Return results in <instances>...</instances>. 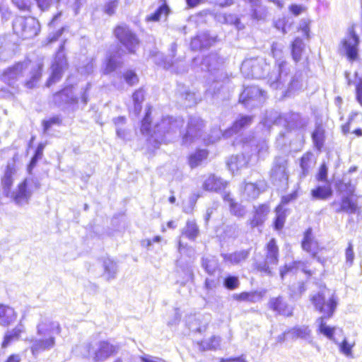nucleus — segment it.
Masks as SVG:
<instances>
[{
  "mask_svg": "<svg viewBox=\"0 0 362 362\" xmlns=\"http://www.w3.org/2000/svg\"><path fill=\"white\" fill-rule=\"evenodd\" d=\"M151 107L146 112L141 122V132L143 134L149 136L148 141L155 148L162 143L171 141L180 134V129L184 125L182 117H163L159 122L155 123L151 129Z\"/></svg>",
  "mask_w": 362,
  "mask_h": 362,
  "instance_id": "nucleus-1",
  "label": "nucleus"
},
{
  "mask_svg": "<svg viewBox=\"0 0 362 362\" xmlns=\"http://www.w3.org/2000/svg\"><path fill=\"white\" fill-rule=\"evenodd\" d=\"M42 64H33L30 60L19 62L0 71V80L13 89L21 82L28 88H33L42 76Z\"/></svg>",
  "mask_w": 362,
  "mask_h": 362,
  "instance_id": "nucleus-2",
  "label": "nucleus"
},
{
  "mask_svg": "<svg viewBox=\"0 0 362 362\" xmlns=\"http://www.w3.org/2000/svg\"><path fill=\"white\" fill-rule=\"evenodd\" d=\"M61 331L62 328L58 322L49 317H40L36 326V336L27 339L33 357L37 358L41 353L52 349L56 345V336Z\"/></svg>",
  "mask_w": 362,
  "mask_h": 362,
  "instance_id": "nucleus-3",
  "label": "nucleus"
},
{
  "mask_svg": "<svg viewBox=\"0 0 362 362\" xmlns=\"http://www.w3.org/2000/svg\"><path fill=\"white\" fill-rule=\"evenodd\" d=\"M289 69L285 61L278 62L277 66L272 72L267 75V82L274 89H286V95H290L291 92L300 90L303 88L304 76L303 72L298 71L288 81Z\"/></svg>",
  "mask_w": 362,
  "mask_h": 362,
  "instance_id": "nucleus-4",
  "label": "nucleus"
},
{
  "mask_svg": "<svg viewBox=\"0 0 362 362\" xmlns=\"http://www.w3.org/2000/svg\"><path fill=\"white\" fill-rule=\"evenodd\" d=\"M310 301L321 317H332L338 305L337 297L325 286H321L318 291L310 295Z\"/></svg>",
  "mask_w": 362,
  "mask_h": 362,
  "instance_id": "nucleus-5",
  "label": "nucleus"
},
{
  "mask_svg": "<svg viewBox=\"0 0 362 362\" xmlns=\"http://www.w3.org/2000/svg\"><path fill=\"white\" fill-rule=\"evenodd\" d=\"M13 30L19 37L30 39L38 34L40 25L33 17L17 16L13 21Z\"/></svg>",
  "mask_w": 362,
  "mask_h": 362,
  "instance_id": "nucleus-6",
  "label": "nucleus"
},
{
  "mask_svg": "<svg viewBox=\"0 0 362 362\" xmlns=\"http://www.w3.org/2000/svg\"><path fill=\"white\" fill-rule=\"evenodd\" d=\"M359 43L360 38L356 34L354 27H349L346 35L341 41L340 53L345 55L350 62L357 60L358 59Z\"/></svg>",
  "mask_w": 362,
  "mask_h": 362,
  "instance_id": "nucleus-7",
  "label": "nucleus"
},
{
  "mask_svg": "<svg viewBox=\"0 0 362 362\" xmlns=\"http://www.w3.org/2000/svg\"><path fill=\"white\" fill-rule=\"evenodd\" d=\"M279 262V248L276 240L272 238L267 243L266 247V257L263 262H257L255 268L259 272L268 276H272V269Z\"/></svg>",
  "mask_w": 362,
  "mask_h": 362,
  "instance_id": "nucleus-8",
  "label": "nucleus"
},
{
  "mask_svg": "<svg viewBox=\"0 0 362 362\" xmlns=\"http://www.w3.org/2000/svg\"><path fill=\"white\" fill-rule=\"evenodd\" d=\"M269 64L262 57L245 59L241 65L240 71L247 78H261L265 77Z\"/></svg>",
  "mask_w": 362,
  "mask_h": 362,
  "instance_id": "nucleus-9",
  "label": "nucleus"
},
{
  "mask_svg": "<svg viewBox=\"0 0 362 362\" xmlns=\"http://www.w3.org/2000/svg\"><path fill=\"white\" fill-rule=\"evenodd\" d=\"M223 64V59L220 58L217 54L211 53L203 58L201 62V70L208 72V76H216L220 79L228 78Z\"/></svg>",
  "mask_w": 362,
  "mask_h": 362,
  "instance_id": "nucleus-10",
  "label": "nucleus"
},
{
  "mask_svg": "<svg viewBox=\"0 0 362 362\" xmlns=\"http://www.w3.org/2000/svg\"><path fill=\"white\" fill-rule=\"evenodd\" d=\"M84 348L87 351V356L92 357L95 361H103L111 355L118 351L119 347L105 341L98 342L94 346L88 344Z\"/></svg>",
  "mask_w": 362,
  "mask_h": 362,
  "instance_id": "nucleus-11",
  "label": "nucleus"
},
{
  "mask_svg": "<svg viewBox=\"0 0 362 362\" xmlns=\"http://www.w3.org/2000/svg\"><path fill=\"white\" fill-rule=\"evenodd\" d=\"M169 52L168 57H170V59L164 57L162 54H158L155 57L156 63L163 66L165 69L170 70L177 74L186 72L187 66L182 61L178 59L175 61L172 60V59L175 57L177 52V44L175 42L171 44Z\"/></svg>",
  "mask_w": 362,
  "mask_h": 362,
  "instance_id": "nucleus-12",
  "label": "nucleus"
},
{
  "mask_svg": "<svg viewBox=\"0 0 362 362\" xmlns=\"http://www.w3.org/2000/svg\"><path fill=\"white\" fill-rule=\"evenodd\" d=\"M267 98L266 93L255 86L245 88L240 95V102L247 108L261 105Z\"/></svg>",
  "mask_w": 362,
  "mask_h": 362,
  "instance_id": "nucleus-13",
  "label": "nucleus"
},
{
  "mask_svg": "<svg viewBox=\"0 0 362 362\" xmlns=\"http://www.w3.org/2000/svg\"><path fill=\"white\" fill-rule=\"evenodd\" d=\"M205 127L204 121L198 116H190L187 123V131L182 136V144L189 146L199 139L203 134Z\"/></svg>",
  "mask_w": 362,
  "mask_h": 362,
  "instance_id": "nucleus-14",
  "label": "nucleus"
},
{
  "mask_svg": "<svg viewBox=\"0 0 362 362\" xmlns=\"http://www.w3.org/2000/svg\"><path fill=\"white\" fill-rule=\"evenodd\" d=\"M68 63L64 53V42L59 47V49L52 64V73L47 82V86H50L52 84L59 81L62 76L64 70L66 69Z\"/></svg>",
  "mask_w": 362,
  "mask_h": 362,
  "instance_id": "nucleus-15",
  "label": "nucleus"
},
{
  "mask_svg": "<svg viewBox=\"0 0 362 362\" xmlns=\"http://www.w3.org/2000/svg\"><path fill=\"white\" fill-rule=\"evenodd\" d=\"M114 34L120 43L131 53L135 52V49L139 46V39L136 34L124 24L117 25Z\"/></svg>",
  "mask_w": 362,
  "mask_h": 362,
  "instance_id": "nucleus-16",
  "label": "nucleus"
},
{
  "mask_svg": "<svg viewBox=\"0 0 362 362\" xmlns=\"http://www.w3.org/2000/svg\"><path fill=\"white\" fill-rule=\"evenodd\" d=\"M270 176L274 182H286L288 179V160L286 156L276 157L270 171Z\"/></svg>",
  "mask_w": 362,
  "mask_h": 362,
  "instance_id": "nucleus-17",
  "label": "nucleus"
},
{
  "mask_svg": "<svg viewBox=\"0 0 362 362\" xmlns=\"http://www.w3.org/2000/svg\"><path fill=\"white\" fill-rule=\"evenodd\" d=\"M227 78L220 79L216 76H207L205 95L206 98H218L224 89V83Z\"/></svg>",
  "mask_w": 362,
  "mask_h": 362,
  "instance_id": "nucleus-18",
  "label": "nucleus"
},
{
  "mask_svg": "<svg viewBox=\"0 0 362 362\" xmlns=\"http://www.w3.org/2000/svg\"><path fill=\"white\" fill-rule=\"evenodd\" d=\"M28 180L25 179L19 185L18 188L13 191L11 192L10 197L14 202V203L18 206H24L28 204L30 199L32 196V192L28 189Z\"/></svg>",
  "mask_w": 362,
  "mask_h": 362,
  "instance_id": "nucleus-19",
  "label": "nucleus"
},
{
  "mask_svg": "<svg viewBox=\"0 0 362 362\" xmlns=\"http://www.w3.org/2000/svg\"><path fill=\"white\" fill-rule=\"evenodd\" d=\"M269 307L279 315L289 317L293 314V308L281 296L272 298L269 301Z\"/></svg>",
  "mask_w": 362,
  "mask_h": 362,
  "instance_id": "nucleus-20",
  "label": "nucleus"
},
{
  "mask_svg": "<svg viewBox=\"0 0 362 362\" xmlns=\"http://www.w3.org/2000/svg\"><path fill=\"white\" fill-rule=\"evenodd\" d=\"M252 122V117L247 115H240L235 121L233 122V126L226 129L223 134V136L225 138H228L233 135L234 134L238 133L242 129L246 128L249 127Z\"/></svg>",
  "mask_w": 362,
  "mask_h": 362,
  "instance_id": "nucleus-21",
  "label": "nucleus"
},
{
  "mask_svg": "<svg viewBox=\"0 0 362 362\" xmlns=\"http://www.w3.org/2000/svg\"><path fill=\"white\" fill-rule=\"evenodd\" d=\"M16 317L17 314L13 308L0 304V325L8 326L14 322Z\"/></svg>",
  "mask_w": 362,
  "mask_h": 362,
  "instance_id": "nucleus-22",
  "label": "nucleus"
},
{
  "mask_svg": "<svg viewBox=\"0 0 362 362\" xmlns=\"http://www.w3.org/2000/svg\"><path fill=\"white\" fill-rule=\"evenodd\" d=\"M250 161V156L244 153L232 156L228 162L229 170L234 173L246 168Z\"/></svg>",
  "mask_w": 362,
  "mask_h": 362,
  "instance_id": "nucleus-23",
  "label": "nucleus"
},
{
  "mask_svg": "<svg viewBox=\"0 0 362 362\" xmlns=\"http://www.w3.org/2000/svg\"><path fill=\"white\" fill-rule=\"evenodd\" d=\"M269 207L267 204H261L255 208V214L250 221L252 228L261 226L267 219L269 213Z\"/></svg>",
  "mask_w": 362,
  "mask_h": 362,
  "instance_id": "nucleus-24",
  "label": "nucleus"
},
{
  "mask_svg": "<svg viewBox=\"0 0 362 362\" xmlns=\"http://www.w3.org/2000/svg\"><path fill=\"white\" fill-rule=\"evenodd\" d=\"M226 182L223 181L220 177L211 175L204 180L203 187L207 191L221 192L226 188Z\"/></svg>",
  "mask_w": 362,
  "mask_h": 362,
  "instance_id": "nucleus-25",
  "label": "nucleus"
},
{
  "mask_svg": "<svg viewBox=\"0 0 362 362\" xmlns=\"http://www.w3.org/2000/svg\"><path fill=\"white\" fill-rule=\"evenodd\" d=\"M302 247L304 250L310 252L314 257H316L318 250V244L313 237L311 228H308L305 232L304 238L302 241Z\"/></svg>",
  "mask_w": 362,
  "mask_h": 362,
  "instance_id": "nucleus-26",
  "label": "nucleus"
},
{
  "mask_svg": "<svg viewBox=\"0 0 362 362\" xmlns=\"http://www.w3.org/2000/svg\"><path fill=\"white\" fill-rule=\"evenodd\" d=\"M54 100L59 105L77 103V99L74 97L71 88H66L55 94Z\"/></svg>",
  "mask_w": 362,
  "mask_h": 362,
  "instance_id": "nucleus-27",
  "label": "nucleus"
},
{
  "mask_svg": "<svg viewBox=\"0 0 362 362\" xmlns=\"http://www.w3.org/2000/svg\"><path fill=\"white\" fill-rule=\"evenodd\" d=\"M24 326L22 324H18L15 328L8 330L2 342V347L6 348L10 345L13 341H18L21 334L24 332Z\"/></svg>",
  "mask_w": 362,
  "mask_h": 362,
  "instance_id": "nucleus-28",
  "label": "nucleus"
},
{
  "mask_svg": "<svg viewBox=\"0 0 362 362\" xmlns=\"http://www.w3.org/2000/svg\"><path fill=\"white\" fill-rule=\"evenodd\" d=\"M14 172L15 169L13 164L8 163L4 173V175L1 180L4 193L8 197L10 196L11 188L13 185L12 176L14 174Z\"/></svg>",
  "mask_w": 362,
  "mask_h": 362,
  "instance_id": "nucleus-29",
  "label": "nucleus"
},
{
  "mask_svg": "<svg viewBox=\"0 0 362 362\" xmlns=\"http://www.w3.org/2000/svg\"><path fill=\"white\" fill-rule=\"evenodd\" d=\"M194 324L189 319L187 321L189 328L192 331L202 332L206 330L208 323L211 320L209 315H199L194 317Z\"/></svg>",
  "mask_w": 362,
  "mask_h": 362,
  "instance_id": "nucleus-30",
  "label": "nucleus"
},
{
  "mask_svg": "<svg viewBox=\"0 0 362 362\" xmlns=\"http://www.w3.org/2000/svg\"><path fill=\"white\" fill-rule=\"evenodd\" d=\"M288 333L291 334L293 338H299L308 341V342L312 341L311 330L310 329L308 326H295L291 329H289L288 331Z\"/></svg>",
  "mask_w": 362,
  "mask_h": 362,
  "instance_id": "nucleus-31",
  "label": "nucleus"
},
{
  "mask_svg": "<svg viewBox=\"0 0 362 362\" xmlns=\"http://www.w3.org/2000/svg\"><path fill=\"white\" fill-rule=\"evenodd\" d=\"M104 269L103 276L107 280L114 279L117 272V264L110 258H105L103 261Z\"/></svg>",
  "mask_w": 362,
  "mask_h": 362,
  "instance_id": "nucleus-32",
  "label": "nucleus"
},
{
  "mask_svg": "<svg viewBox=\"0 0 362 362\" xmlns=\"http://www.w3.org/2000/svg\"><path fill=\"white\" fill-rule=\"evenodd\" d=\"M305 267V264L303 262H292L289 264H285L284 267L280 269V276L281 279H284L288 273H295L299 269L302 270L305 273L310 274V272L306 271Z\"/></svg>",
  "mask_w": 362,
  "mask_h": 362,
  "instance_id": "nucleus-33",
  "label": "nucleus"
},
{
  "mask_svg": "<svg viewBox=\"0 0 362 362\" xmlns=\"http://www.w3.org/2000/svg\"><path fill=\"white\" fill-rule=\"evenodd\" d=\"M330 317H320L316 320V324L318 327V331L329 338L330 340L334 341L336 344H338L334 338V327H331L326 325L325 320L329 319Z\"/></svg>",
  "mask_w": 362,
  "mask_h": 362,
  "instance_id": "nucleus-34",
  "label": "nucleus"
},
{
  "mask_svg": "<svg viewBox=\"0 0 362 362\" xmlns=\"http://www.w3.org/2000/svg\"><path fill=\"white\" fill-rule=\"evenodd\" d=\"M332 194V190L329 185L318 186L311 190V195L315 199H326Z\"/></svg>",
  "mask_w": 362,
  "mask_h": 362,
  "instance_id": "nucleus-35",
  "label": "nucleus"
},
{
  "mask_svg": "<svg viewBox=\"0 0 362 362\" xmlns=\"http://www.w3.org/2000/svg\"><path fill=\"white\" fill-rule=\"evenodd\" d=\"M357 206L354 204L351 199L346 196L343 197L340 206L335 209L337 213L345 211L349 214H355L356 211Z\"/></svg>",
  "mask_w": 362,
  "mask_h": 362,
  "instance_id": "nucleus-36",
  "label": "nucleus"
},
{
  "mask_svg": "<svg viewBox=\"0 0 362 362\" xmlns=\"http://www.w3.org/2000/svg\"><path fill=\"white\" fill-rule=\"evenodd\" d=\"M182 234L188 239L194 240L199 235V228L196 223L193 221H188L186 226L182 229Z\"/></svg>",
  "mask_w": 362,
  "mask_h": 362,
  "instance_id": "nucleus-37",
  "label": "nucleus"
},
{
  "mask_svg": "<svg viewBox=\"0 0 362 362\" xmlns=\"http://www.w3.org/2000/svg\"><path fill=\"white\" fill-rule=\"evenodd\" d=\"M313 144L317 150H320L324 145L325 130L321 126H317L312 134Z\"/></svg>",
  "mask_w": 362,
  "mask_h": 362,
  "instance_id": "nucleus-38",
  "label": "nucleus"
},
{
  "mask_svg": "<svg viewBox=\"0 0 362 362\" xmlns=\"http://www.w3.org/2000/svg\"><path fill=\"white\" fill-rule=\"evenodd\" d=\"M249 256L247 250H241L232 254L226 255L224 259L232 264H237L245 261Z\"/></svg>",
  "mask_w": 362,
  "mask_h": 362,
  "instance_id": "nucleus-39",
  "label": "nucleus"
},
{
  "mask_svg": "<svg viewBox=\"0 0 362 362\" xmlns=\"http://www.w3.org/2000/svg\"><path fill=\"white\" fill-rule=\"evenodd\" d=\"M208 156V152L206 150H198L194 153L192 154L189 158V163L191 168L198 166L203 160L206 159Z\"/></svg>",
  "mask_w": 362,
  "mask_h": 362,
  "instance_id": "nucleus-40",
  "label": "nucleus"
},
{
  "mask_svg": "<svg viewBox=\"0 0 362 362\" xmlns=\"http://www.w3.org/2000/svg\"><path fill=\"white\" fill-rule=\"evenodd\" d=\"M252 17L254 19L262 20L267 17V10L266 6L261 4V1L256 4L255 6L252 5L250 6Z\"/></svg>",
  "mask_w": 362,
  "mask_h": 362,
  "instance_id": "nucleus-41",
  "label": "nucleus"
},
{
  "mask_svg": "<svg viewBox=\"0 0 362 362\" xmlns=\"http://www.w3.org/2000/svg\"><path fill=\"white\" fill-rule=\"evenodd\" d=\"M304 49L303 40L296 37L292 43V56L295 62H298L301 58V54Z\"/></svg>",
  "mask_w": 362,
  "mask_h": 362,
  "instance_id": "nucleus-42",
  "label": "nucleus"
},
{
  "mask_svg": "<svg viewBox=\"0 0 362 362\" xmlns=\"http://www.w3.org/2000/svg\"><path fill=\"white\" fill-rule=\"evenodd\" d=\"M202 266L209 275H214L218 267V262L214 257L203 259Z\"/></svg>",
  "mask_w": 362,
  "mask_h": 362,
  "instance_id": "nucleus-43",
  "label": "nucleus"
},
{
  "mask_svg": "<svg viewBox=\"0 0 362 362\" xmlns=\"http://www.w3.org/2000/svg\"><path fill=\"white\" fill-rule=\"evenodd\" d=\"M211 39H208L207 40L202 41L200 37V35H197L196 37L192 39L190 46L192 49L198 50L202 48L209 47L211 45Z\"/></svg>",
  "mask_w": 362,
  "mask_h": 362,
  "instance_id": "nucleus-44",
  "label": "nucleus"
},
{
  "mask_svg": "<svg viewBox=\"0 0 362 362\" xmlns=\"http://www.w3.org/2000/svg\"><path fill=\"white\" fill-rule=\"evenodd\" d=\"M252 146L255 145V148L253 149L255 152H256L259 157H264L268 151V144L265 140H260L259 141H256L255 140L251 141Z\"/></svg>",
  "mask_w": 362,
  "mask_h": 362,
  "instance_id": "nucleus-45",
  "label": "nucleus"
},
{
  "mask_svg": "<svg viewBox=\"0 0 362 362\" xmlns=\"http://www.w3.org/2000/svg\"><path fill=\"white\" fill-rule=\"evenodd\" d=\"M259 189L255 183L247 182L245 185L244 193L250 199H255L259 194Z\"/></svg>",
  "mask_w": 362,
  "mask_h": 362,
  "instance_id": "nucleus-46",
  "label": "nucleus"
},
{
  "mask_svg": "<svg viewBox=\"0 0 362 362\" xmlns=\"http://www.w3.org/2000/svg\"><path fill=\"white\" fill-rule=\"evenodd\" d=\"M286 219L285 212L283 211L281 205L276 209V219L274 221V227L276 230H281L284 225Z\"/></svg>",
  "mask_w": 362,
  "mask_h": 362,
  "instance_id": "nucleus-47",
  "label": "nucleus"
},
{
  "mask_svg": "<svg viewBox=\"0 0 362 362\" xmlns=\"http://www.w3.org/2000/svg\"><path fill=\"white\" fill-rule=\"evenodd\" d=\"M312 156L313 155L311 153H308L304 154L300 159V165L302 170V175L303 177L306 176L309 173Z\"/></svg>",
  "mask_w": 362,
  "mask_h": 362,
  "instance_id": "nucleus-48",
  "label": "nucleus"
},
{
  "mask_svg": "<svg viewBox=\"0 0 362 362\" xmlns=\"http://www.w3.org/2000/svg\"><path fill=\"white\" fill-rule=\"evenodd\" d=\"M211 342H216L214 344H210L209 341H203L199 343V349L202 351L205 350H216L220 345V338L218 337H212L211 338Z\"/></svg>",
  "mask_w": 362,
  "mask_h": 362,
  "instance_id": "nucleus-49",
  "label": "nucleus"
},
{
  "mask_svg": "<svg viewBox=\"0 0 362 362\" xmlns=\"http://www.w3.org/2000/svg\"><path fill=\"white\" fill-rule=\"evenodd\" d=\"M355 86H356V99L357 102L362 106V74H355Z\"/></svg>",
  "mask_w": 362,
  "mask_h": 362,
  "instance_id": "nucleus-50",
  "label": "nucleus"
},
{
  "mask_svg": "<svg viewBox=\"0 0 362 362\" xmlns=\"http://www.w3.org/2000/svg\"><path fill=\"white\" fill-rule=\"evenodd\" d=\"M168 7L167 5L163 4L160 6L153 13L146 17V21H158L160 20V16L162 14H168Z\"/></svg>",
  "mask_w": 362,
  "mask_h": 362,
  "instance_id": "nucleus-51",
  "label": "nucleus"
},
{
  "mask_svg": "<svg viewBox=\"0 0 362 362\" xmlns=\"http://www.w3.org/2000/svg\"><path fill=\"white\" fill-rule=\"evenodd\" d=\"M240 285L238 277L235 276H228L224 279L223 286L229 289L234 290L237 288Z\"/></svg>",
  "mask_w": 362,
  "mask_h": 362,
  "instance_id": "nucleus-52",
  "label": "nucleus"
},
{
  "mask_svg": "<svg viewBox=\"0 0 362 362\" xmlns=\"http://www.w3.org/2000/svg\"><path fill=\"white\" fill-rule=\"evenodd\" d=\"M181 96L185 100L186 106L189 107L197 103L195 94L188 90H185V92L181 93Z\"/></svg>",
  "mask_w": 362,
  "mask_h": 362,
  "instance_id": "nucleus-53",
  "label": "nucleus"
},
{
  "mask_svg": "<svg viewBox=\"0 0 362 362\" xmlns=\"http://www.w3.org/2000/svg\"><path fill=\"white\" fill-rule=\"evenodd\" d=\"M224 21L226 23L235 25L238 29H242L243 26H240V19L234 14H226L224 16Z\"/></svg>",
  "mask_w": 362,
  "mask_h": 362,
  "instance_id": "nucleus-54",
  "label": "nucleus"
},
{
  "mask_svg": "<svg viewBox=\"0 0 362 362\" xmlns=\"http://www.w3.org/2000/svg\"><path fill=\"white\" fill-rule=\"evenodd\" d=\"M37 1L38 7L45 11L50 8L51 6L55 4H58L61 0H35Z\"/></svg>",
  "mask_w": 362,
  "mask_h": 362,
  "instance_id": "nucleus-55",
  "label": "nucleus"
},
{
  "mask_svg": "<svg viewBox=\"0 0 362 362\" xmlns=\"http://www.w3.org/2000/svg\"><path fill=\"white\" fill-rule=\"evenodd\" d=\"M221 131L219 129H216L212 131V134L209 136L207 139L204 138L203 140L205 144L209 145L214 144L220 139Z\"/></svg>",
  "mask_w": 362,
  "mask_h": 362,
  "instance_id": "nucleus-56",
  "label": "nucleus"
},
{
  "mask_svg": "<svg viewBox=\"0 0 362 362\" xmlns=\"http://www.w3.org/2000/svg\"><path fill=\"white\" fill-rule=\"evenodd\" d=\"M124 81L129 86H133L138 82L136 74L132 71H127L123 75Z\"/></svg>",
  "mask_w": 362,
  "mask_h": 362,
  "instance_id": "nucleus-57",
  "label": "nucleus"
},
{
  "mask_svg": "<svg viewBox=\"0 0 362 362\" xmlns=\"http://www.w3.org/2000/svg\"><path fill=\"white\" fill-rule=\"evenodd\" d=\"M337 187L340 192L346 191L347 195H351L354 192V187L351 185L350 182H344L341 181L337 185Z\"/></svg>",
  "mask_w": 362,
  "mask_h": 362,
  "instance_id": "nucleus-58",
  "label": "nucleus"
},
{
  "mask_svg": "<svg viewBox=\"0 0 362 362\" xmlns=\"http://www.w3.org/2000/svg\"><path fill=\"white\" fill-rule=\"evenodd\" d=\"M230 211L233 214L238 217H243L246 214L245 209L243 206L236 203L230 206Z\"/></svg>",
  "mask_w": 362,
  "mask_h": 362,
  "instance_id": "nucleus-59",
  "label": "nucleus"
},
{
  "mask_svg": "<svg viewBox=\"0 0 362 362\" xmlns=\"http://www.w3.org/2000/svg\"><path fill=\"white\" fill-rule=\"evenodd\" d=\"M61 122L60 118L58 116H54L47 120L43 121L44 132H46L54 124H59Z\"/></svg>",
  "mask_w": 362,
  "mask_h": 362,
  "instance_id": "nucleus-60",
  "label": "nucleus"
},
{
  "mask_svg": "<svg viewBox=\"0 0 362 362\" xmlns=\"http://www.w3.org/2000/svg\"><path fill=\"white\" fill-rule=\"evenodd\" d=\"M341 353L347 356L351 355V349L354 345L350 344L346 339L341 344H338Z\"/></svg>",
  "mask_w": 362,
  "mask_h": 362,
  "instance_id": "nucleus-61",
  "label": "nucleus"
},
{
  "mask_svg": "<svg viewBox=\"0 0 362 362\" xmlns=\"http://www.w3.org/2000/svg\"><path fill=\"white\" fill-rule=\"evenodd\" d=\"M346 262L349 266H351L354 259V252L353 249V245L351 242L349 243L348 247L345 252Z\"/></svg>",
  "mask_w": 362,
  "mask_h": 362,
  "instance_id": "nucleus-62",
  "label": "nucleus"
},
{
  "mask_svg": "<svg viewBox=\"0 0 362 362\" xmlns=\"http://www.w3.org/2000/svg\"><path fill=\"white\" fill-rule=\"evenodd\" d=\"M306 7L303 5L292 4L288 7V11L293 16H298L303 12L305 11Z\"/></svg>",
  "mask_w": 362,
  "mask_h": 362,
  "instance_id": "nucleus-63",
  "label": "nucleus"
},
{
  "mask_svg": "<svg viewBox=\"0 0 362 362\" xmlns=\"http://www.w3.org/2000/svg\"><path fill=\"white\" fill-rule=\"evenodd\" d=\"M12 3L21 11H29L30 1L29 0H11Z\"/></svg>",
  "mask_w": 362,
  "mask_h": 362,
  "instance_id": "nucleus-64",
  "label": "nucleus"
}]
</instances>
